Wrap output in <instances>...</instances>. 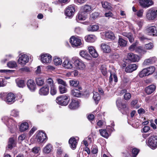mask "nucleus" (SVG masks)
<instances>
[{
  "instance_id": "f257e3e1",
  "label": "nucleus",
  "mask_w": 157,
  "mask_h": 157,
  "mask_svg": "<svg viewBox=\"0 0 157 157\" xmlns=\"http://www.w3.org/2000/svg\"><path fill=\"white\" fill-rule=\"evenodd\" d=\"M70 100L68 95H63L58 97L56 99V102L59 105L65 106L67 105Z\"/></svg>"
},
{
  "instance_id": "f03ea898",
  "label": "nucleus",
  "mask_w": 157,
  "mask_h": 157,
  "mask_svg": "<svg viewBox=\"0 0 157 157\" xmlns=\"http://www.w3.org/2000/svg\"><path fill=\"white\" fill-rule=\"evenodd\" d=\"M147 140V144L151 148L155 149L157 147V136H151Z\"/></svg>"
},
{
  "instance_id": "7ed1b4c3",
  "label": "nucleus",
  "mask_w": 157,
  "mask_h": 157,
  "mask_svg": "<svg viewBox=\"0 0 157 157\" xmlns=\"http://www.w3.org/2000/svg\"><path fill=\"white\" fill-rule=\"evenodd\" d=\"M72 62L75 67L77 69L83 70L85 68V65L83 61L78 57H73Z\"/></svg>"
},
{
  "instance_id": "20e7f679",
  "label": "nucleus",
  "mask_w": 157,
  "mask_h": 157,
  "mask_svg": "<svg viewBox=\"0 0 157 157\" xmlns=\"http://www.w3.org/2000/svg\"><path fill=\"white\" fill-rule=\"evenodd\" d=\"M75 5L74 4L68 6L66 8L65 15L71 18L74 15L75 11Z\"/></svg>"
},
{
  "instance_id": "39448f33",
  "label": "nucleus",
  "mask_w": 157,
  "mask_h": 157,
  "mask_svg": "<svg viewBox=\"0 0 157 157\" xmlns=\"http://www.w3.org/2000/svg\"><path fill=\"white\" fill-rule=\"evenodd\" d=\"M1 98L8 104H12L15 101V97L13 94L11 93L8 94L5 98L3 97L4 94H1Z\"/></svg>"
},
{
  "instance_id": "423d86ee",
  "label": "nucleus",
  "mask_w": 157,
  "mask_h": 157,
  "mask_svg": "<svg viewBox=\"0 0 157 157\" xmlns=\"http://www.w3.org/2000/svg\"><path fill=\"white\" fill-rule=\"evenodd\" d=\"M157 15V10L152 8L148 9L146 14L147 17L149 20H153L155 19Z\"/></svg>"
},
{
  "instance_id": "0eeeda50",
  "label": "nucleus",
  "mask_w": 157,
  "mask_h": 157,
  "mask_svg": "<svg viewBox=\"0 0 157 157\" xmlns=\"http://www.w3.org/2000/svg\"><path fill=\"white\" fill-rule=\"evenodd\" d=\"M2 120L4 122L7 123L6 124L8 125L9 128H12V129H15L16 128V122L12 118H9L7 117H5L2 118Z\"/></svg>"
},
{
  "instance_id": "6e6552de",
  "label": "nucleus",
  "mask_w": 157,
  "mask_h": 157,
  "mask_svg": "<svg viewBox=\"0 0 157 157\" xmlns=\"http://www.w3.org/2000/svg\"><path fill=\"white\" fill-rule=\"evenodd\" d=\"M70 42L73 47H78L82 44L81 39L78 37L72 36L70 39Z\"/></svg>"
},
{
  "instance_id": "1a4fd4ad",
  "label": "nucleus",
  "mask_w": 157,
  "mask_h": 157,
  "mask_svg": "<svg viewBox=\"0 0 157 157\" xmlns=\"http://www.w3.org/2000/svg\"><path fill=\"white\" fill-rule=\"evenodd\" d=\"M145 32L150 35L157 36V26H151L147 27L145 30Z\"/></svg>"
},
{
  "instance_id": "9d476101",
  "label": "nucleus",
  "mask_w": 157,
  "mask_h": 157,
  "mask_svg": "<svg viewBox=\"0 0 157 157\" xmlns=\"http://www.w3.org/2000/svg\"><path fill=\"white\" fill-rule=\"evenodd\" d=\"M116 104L117 106L120 108V110L122 114H126L128 113L129 108L126 105L123 103L120 104V102L118 100L116 101Z\"/></svg>"
},
{
  "instance_id": "9b49d317",
  "label": "nucleus",
  "mask_w": 157,
  "mask_h": 157,
  "mask_svg": "<svg viewBox=\"0 0 157 157\" xmlns=\"http://www.w3.org/2000/svg\"><path fill=\"white\" fill-rule=\"evenodd\" d=\"M37 141L40 143H45L47 140V137L46 134L43 132H39L37 134Z\"/></svg>"
},
{
  "instance_id": "f8f14e48",
  "label": "nucleus",
  "mask_w": 157,
  "mask_h": 157,
  "mask_svg": "<svg viewBox=\"0 0 157 157\" xmlns=\"http://www.w3.org/2000/svg\"><path fill=\"white\" fill-rule=\"evenodd\" d=\"M139 3L142 7L147 8L152 5L154 2L152 0H140Z\"/></svg>"
},
{
  "instance_id": "ddd939ff",
  "label": "nucleus",
  "mask_w": 157,
  "mask_h": 157,
  "mask_svg": "<svg viewBox=\"0 0 157 157\" xmlns=\"http://www.w3.org/2000/svg\"><path fill=\"white\" fill-rule=\"evenodd\" d=\"M128 60L131 62H138L140 60L139 57L132 53H129L127 55Z\"/></svg>"
},
{
  "instance_id": "4468645a",
  "label": "nucleus",
  "mask_w": 157,
  "mask_h": 157,
  "mask_svg": "<svg viewBox=\"0 0 157 157\" xmlns=\"http://www.w3.org/2000/svg\"><path fill=\"white\" fill-rule=\"evenodd\" d=\"M29 60V57L25 54H24L20 56L18 60V63L19 64L24 65L27 63Z\"/></svg>"
},
{
  "instance_id": "2eb2a0df",
  "label": "nucleus",
  "mask_w": 157,
  "mask_h": 157,
  "mask_svg": "<svg viewBox=\"0 0 157 157\" xmlns=\"http://www.w3.org/2000/svg\"><path fill=\"white\" fill-rule=\"evenodd\" d=\"M41 61L44 63H50L52 60V56L48 54H45L41 55Z\"/></svg>"
},
{
  "instance_id": "dca6fc26",
  "label": "nucleus",
  "mask_w": 157,
  "mask_h": 157,
  "mask_svg": "<svg viewBox=\"0 0 157 157\" xmlns=\"http://www.w3.org/2000/svg\"><path fill=\"white\" fill-rule=\"evenodd\" d=\"M27 85L29 89L32 92L34 91L36 89V84L33 80H28Z\"/></svg>"
},
{
  "instance_id": "f3484780",
  "label": "nucleus",
  "mask_w": 157,
  "mask_h": 157,
  "mask_svg": "<svg viewBox=\"0 0 157 157\" xmlns=\"http://www.w3.org/2000/svg\"><path fill=\"white\" fill-rule=\"evenodd\" d=\"M78 90L76 88L73 89L71 90V94L74 97L79 98L83 96V94H82L79 90H82V87H79L78 88Z\"/></svg>"
},
{
  "instance_id": "a211bd4d",
  "label": "nucleus",
  "mask_w": 157,
  "mask_h": 157,
  "mask_svg": "<svg viewBox=\"0 0 157 157\" xmlns=\"http://www.w3.org/2000/svg\"><path fill=\"white\" fill-rule=\"evenodd\" d=\"M157 61V59L155 56L150 57L149 59H146L144 60L143 64L145 65H149L151 64L154 63Z\"/></svg>"
},
{
  "instance_id": "6ab92c4d",
  "label": "nucleus",
  "mask_w": 157,
  "mask_h": 157,
  "mask_svg": "<svg viewBox=\"0 0 157 157\" xmlns=\"http://www.w3.org/2000/svg\"><path fill=\"white\" fill-rule=\"evenodd\" d=\"M138 66L135 64H130L128 65L125 69V71L127 73H131L136 70Z\"/></svg>"
},
{
  "instance_id": "aec40b11",
  "label": "nucleus",
  "mask_w": 157,
  "mask_h": 157,
  "mask_svg": "<svg viewBox=\"0 0 157 157\" xmlns=\"http://www.w3.org/2000/svg\"><path fill=\"white\" fill-rule=\"evenodd\" d=\"M39 93L40 95H47L49 94V88L48 87L44 86L40 89Z\"/></svg>"
},
{
  "instance_id": "412c9836",
  "label": "nucleus",
  "mask_w": 157,
  "mask_h": 157,
  "mask_svg": "<svg viewBox=\"0 0 157 157\" xmlns=\"http://www.w3.org/2000/svg\"><path fill=\"white\" fill-rule=\"evenodd\" d=\"M69 143L71 148L75 149L76 148L78 142L75 138H71L69 140Z\"/></svg>"
},
{
  "instance_id": "4be33fe9",
  "label": "nucleus",
  "mask_w": 157,
  "mask_h": 157,
  "mask_svg": "<svg viewBox=\"0 0 157 157\" xmlns=\"http://www.w3.org/2000/svg\"><path fill=\"white\" fill-rule=\"evenodd\" d=\"M79 106V103L78 101L73 99L71 102L69 104V108L71 109H77Z\"/></svg>"
},
{
  "instance_id": "5701e85b",
  "label": "nucleus",
  "mask_w": 157,
  "mask_h": 157,
  "mask_svg": "<svg viewBox=\"0 0 157 157\" xmlns=\"http://www.w3.org/2000/svg\"><path fill=\"white\" fill-rule=\"evenodd\" d=\"M121 34L123 36L127 37L131 43H132L134 40L133 35L132 33H127L122 32Z\"/></svg>"
},
{
  "instance_id": "b1692460",
  "label": "nucleus",
  "mask_w": 157,
  "mask_h": 157,
  "mask_svg": "<svg viewBox=\"0 0 157 157\" xmlns=\"http://www.w3.org/2000/svg\"><path fill=\"white\" fill-rule=\"evenodd\" d=\"M89 52L90 55L94 58H97L98 56V54L94 47L90 46L88 47Z\"/></svg>"
},
{
  "instance_id": "393cba45",
  "label": "nucleus",
  "mask_w": 157,
  "mask_h": 157,
  "mask_svg": "<svg viewBox=\"0 0 157 157\" xmlns=\"http://www.w3.org/2000/svg\"><path fill=\"white\" fill-rule=\"evenodd\" d=\"M156 89V86L151 85L147 87L145 89L146 92L148 94H151Z\"/></svg>"
},
{
  "instance_id": "a878e982",
  "label": "nucleus",
  "mask_w": 157,
  "mask_h": 157,
  "mask_svg": "<svg viewBox=\"0 0 157 157\" xmlns=\"http://www.w3.org/2000/svg\"><path fill=\"white\" fill-rule=\"evenodd\" d=\"M128 41L123 39L121 36H119L118 40V45L122 47L126 46Z\"/></svg>"
},
{
  "instance_id": "bb28decb",
  "label": "nucleus",
  "mask_w": 157,
  "mask_h": 157,
  "mask_svg": "<svg viewBox=\"0 0 157 157\" xmlns=\"http://www.w3.org/2000/svg\"><path fill=\"white\" fill-rule=\"evenodd\" d=\"M79 54L81 56L87 60H90L91 59V56L87 53L86 51L84 50L81 51Z\"/></svg>"
},
{
  "instance_id": "cd10ccee",
  "label": "nucleus",
  "mask_w": 157,
  "mask_h": 157,
  "mask_svg": "<svg viewBox=\"0 0 157 157\" xmlns=\"http://www.w3.org/2000/svg\"><path fill=\"white\" fill-rule=\"evenodd\" d=\"M101 47L102 51L104 53H109L111 51L110 46L105 43L102 44Z\"/></svg>"
},
{
  "instance_id": "c85d7f7f",
  "label": "nucleus",
  "mask_w": 157,
  "mask_h": 157,
  "mask_svg": "<svg viewBox=\"0 0 157 157\" xmlns=\"http://www.w3.org/2000/svg\"><path fill=\"white\" fill-rule=\"evenodd\" d=\"M16 144V142L13 138H10L7 147L8 148L10 149H11L13 147L15 146Z\"/></svg>"
},
{
  "instance_id": "c756f323",
  "label": "nucleus",
  "mask_w": 157,
  "mask_h": 157,
  "mask_svg": "<svg viewBox=\"0 0 157 157\" xmlns=\"http://www.w3.org/2000/svg\"><path fill=\"white\" fill-rule=\"evenodd\" d=\"M48 88H51L55 86L53 79L51 78H49L47 79L46 84L45 85Z\"/></svg>"
},
{
  "instance_id": "7c9ffc66",
  "label": "nucleus",
  "mask_w": 157,
  "mask_h": 157,
  "mask_svg": "<svg viewBox=\"0 0 157 157\" xmlns=\"http://www.w3.org/2000/svg\"><path fill=\"white\" fill-rule=\"evenodd\" d=\"M85 39L86 41L89 42H94L96 40L95 36L93 35H89L86 36Z\"/></svg>"
},
{
  "instance_id": "2f4dec72",
  "label": "nucleus",
  "mask_w": 157,
  "mask_h": 157,
  "mask_svg": "<svg viewBox=\"0 0 157 157\" xmlns=\"http://www.w3.org/2000/svg\"><path fill=\"white\" fill-rule=\"evenodd\" d=\"M63 66L67 69H71L73 67V65L71 62L68 59H65L63 63Z\"/></svg>"
},
{
  "instance_id": "473e14b6",
  "label": "nucleus",
  "mask_w": 157,
  "mask_h": 157,
  "mask_svg": "<svg viewBox=\"0 0 157 157\" xmlns=\"http://www.w3.org/2000/svg\"><path fill=\"white\" fill-rule=\"evenodd\" d=\"M99 29V26L97 25H90L88 27L87 30L88 31H97Z\"/></svg>"
},
{
  "instance_id": "72a5a7b5",
  "label": "nucleus",
  "mask_w": 157,
  "mask_h": 157,
  "mask_svg": "<svg viewBox=\"0 0 157 157\" xmlns=\"http://www.w3.org/2000/svg\"><path fill=\"white\" fill-rule=\"evenodd\" d=\"M78 20H85L87 18V14L84 12H79L77 16Z\"/></svg>"
},
{
  "instance_id": "f704fd0d",
  "label": "nucleus",
  "mask_w": 157,
  "mask_h": 157,
  "mask_svg": "<svg viewBox=\"0 0 157 157\" xmlns=\"http://www.w3.org/2000/svg\"><path fill=\"white\" fill-rule=\"evenodd\" d=\"M29 126L27 123L25 122L22 123L19 129L21 132H24L28 128Z\"/></svg>"
},
{
  "instance_id": "c9c22d12",
  "label": "nucleus",
  "mask_w": 157,
  "mask_h": 157,
  "mask_svg": "<svg viewBox=\"0 0 157 157\" xmlns=\"http://www.w3.org/2000/svg\"><path fill=\"white\" fill-rule=\"evenodd\" d=\"M93 94V98L95 101L96 104H97L98 101L101 99V96L97 92H94Z\"/></svg>"
},
{
  "instance_id": "e433bc0d",
  "label": "nucleus",
  "mask_w": 157,
  "mask_h": 157,
  "mask_svg": "<svg viewBox=\"0 0 157 157\" xmlns=\"http://www.w3.org/2000/svg\"><path fill=\"white\" fill-rule=\"evenodd\" d=\"M139 76L140 78H143L144 77L148 76V74L147 71V70L146 68L143 69L140 71L138 75Z\"/></svg>"
},
{
  "instance_id": "4c0bfd02",
  "label": "nucleus",
  "mask_w": 157,
  "mask_h": 157,
  "mask_svg": "<svg viewBox=\"0 0 157 157\" xmlns=\"http://www.w3.org/2000/svg\"><path fill=\"white\" fill-rule=\"evenodd\" d=\"M101 3L102 7L105 9L109 10L111 8V4L107 2H102Z\"/></svg>"
},
{
  "instance_id": "58836bf2",
  "label": "nucleus",
  "mask_w": 157,
  "mask_h": 157,
  "mask_svg": "<svg viewBox=\"0 0 157 157\" xmlns=\"http://www.w3.org/2000/svg\"><path fill=\"white\" fill-rule=\"evenodd\" d=\"M83 9L85 12H89L93 10V8L90 6L86 5L83 7Z\"/></svg>"
},
{
  "instance_id": "ea45409f",
  "label": "nucleus",
  "mask_w": 157,
  "mask_h": 157,
  "mask_svg": "<svg viewBox=\"0 0 157 157\" xmlns=\"http://www.w3.org/2000/svg\"><path fill=\"white\" fill-rule=\"evenodd\" d=\"M99 131L102 136L105 138H107L109 137V134L106 129H100Z\"/></svg>"
},
{
  "instance_id": "a19ab883",
  "label": "nucleus",
  "mask_w": 157,
  "mask_h": 157,
  "mask_svg": "<svg viewBox=\"0 0 157 157\" xmlns=\"http://www.w3.org/2000/svg\"><path fill=\"white\" fill-rule=\"evenodd\" d=\"M53 62L54 64L56 66L60 65L62 63V61L61 59L59 58L56 56L54 57Z\"/></svg>"
},
{
  "instance_id": "79ce46f5",
  "label": "nucleus",
  "mask_w": 157,
  "mask_h": 157,
  "mask_svg": "<svg viewBox=\"0 0 157 157\" xmlns=\"http://www.w3.org/2000/svg\"><path fill=\"white\" fill-rule=\"evenodd\" d=\"M52 149V145L50 144H48L44 148L43 152L46 153H49L51 151Z\"/></svg>"
},
{
  "instance_id": "37998d69",
  "label": "nucleus",
  "mask_w": 157,
  "mask_h": 157,
  "mask_svg": "<svg viewBox=\"0 0 157 157\" xmlns=\"http://www.w3.org/2000/svg\"><path fill=\"white\" fill-rule=\"evenodd\" d=\"M105 36L107 38L111 40H114L115 38L114 34L112 32H106Z\"/></svg>"
},
{
  "instance_id": "c03bdc74",
  "label": "nucleus",
  "mask_w": 157,
  "mask_h": 157,
  "mask_svg": "<svg viewBox=\"0 0 157 157\" xmlns=\"http://www.w3.org/2000/svg\"><path fill=\"white\" fill-rule=\"evenodd\" d=\"M44 7H43V9L47 11L48 12L52 13L53 12V10L52 8L49 6L48 4L47 3H44Z\"/></svg>"
},
{
  "instance_id": "a18cd8bd",
  "label": "nucleus",
  "mask_w": 157,
  "mask_h": 157,
  "mask_svg": "<svg viewBox=\"0 0 157 157\" xmlns=\"http://www.w3.org/2000/svg\"><path fill=\"white\" fill-rule=\"evenodd\" d=\"M147 70V71L148 75L152 74L155 71V68L154 66H151L146 68Z\"/></svg>"
},
{
  "instance_id": "49530a36",
  "label": "nucleus",
  "mask_w": 157,
  "mask_h": 157,
  "mask_svg": "<svg viewBox=\"0 0 157 157\" xmlns=\"http://www.w3.org/2000/svg\"><path fill=\"white\" fill-rule=\"evenodd\" d=\"M67 86H62L60 85L59 86V89L60 93L61 94H63L65 93L67 91V89L65 87Z\"/></svg>"
},
{
  "instance_id": "de8ad7c7",
  "label": "nucleus",
  "mask_w": 157,
  "mask_h": 157,
  "mask_svg": "<svg viewBox=\"0 0 157 157\" xmlns=\"http://www.w3.org/2000/svg\"><path fill=\"white\" fill-rule=\"evenodd\" d=\"M7 66L10 68H14L17 66L16 63L14 61H10L7 63Z\"/></svg>"
},
{
  "instance_id": "09e8293b",
  "label": "nucleus",
  "mask_w": 157,
  "mask_h": 157,
  "mask_svg": "<svg viewBox=\"0 0 157 157\" xmlns=\"http://www.w3.org/2000/svg\"><path fill=\"white\" fill-rule=\"evenodd\" d=\"M36 82L37 85L42 86L44 84V80L41 78H38L36 79Z\"/></svg>"
},
{
  "instance_id": "8fccbe9b",
  "label": "nucleus",
  "mask_w": 157,
  "mask_h": 157,
  "mask_svg": "<svg viewBox=\"0 0 157 157\" xmlns=\"http://www.w3.org/2000/svg\"><path fill=\"white\" fill-rule=\"evenodd\" d=\"M69 82L71 86L74 87H77L79 84V82L78 81L73 80H70Z\"/></svg>"
},
{
  "instance_id": "3c124183",
  "label": "nucleus",
  "mask_w": 157,
  "mask_h": 157,
  "mask_svg": "<svg viewBox=\"0 0 157 157\" xmlns=\"http://www.w3.org/2000/svg\"><path fill=\"white\" fill-rule=\"evenodd\" d=\"M17 84L18 86L19 87H23L25 86L24 81L23 80H19L17 82Z\"/></svg>"
},
{
  "instance_id": "603ef678",
  "label": "nucleus",
  "mask_w": 157,
  "mask_h": 157,
  "mask_svg": "<svg viewBox=\"0 0 157 157\" xmlns=\"http://www.w3.org/2000/svg\"><path fill=\"white\" fill-rule=\"evenodd\" d=\"M50 93L52 95H54L56 94L57 93V90L56 86L50 88Z\"/></svg>"
},
{
  "instance_id": "864d4df0",
  "label": "nucleus",
  "mask_w": 157,
  "mask_h": 157,
  "mask_svg": "<svg viewBox=\"0 0 157 157\" xmlns=\"http://www.w3.org/2000/svg\"><path fill=\"white\" fill-rule=\"evenodd\" d=\"M136 43H133L129 48V50L131 51L136 50L137 48Z\"/></svg>"
},
{
  "instance_id": "5fc2aeb1",
  "label": "nucleus",
  "mask_w": 157,
  "mask_h": 157,
  "mask_svg": "<svg viewBox=\"0 0 157 157\" xmlns=\"http://www.w3.org/2000/svg\"><path fill=\"white\" fill-rule=\"evenodd\" d=\"M139 152L138 149L136 148H133L132 150V156L133 157H136Z\"/></svg>"
},
{
  "instance_id": "6e6d98bb",
  "label": "nucleus",
  "mask_w": 157,
  "mask_h": 157,
  "mask_svg": "<svg viewBox=\"0 0 157 157\" xmlns=\"http://www.w3.org/2000/svg\"><path fill=\"white\" fill-rule=\"evenodd\" d=\"M11 115L15 117L19 116V112L16 110H13L11 112Z\"/></svg>"
},
{
  "instance_id": "4d7b16f0",
  "label": "nucleus",
  "mask_w": 157,
  "mask_h": 157,
  "mask_svg": "<svg viewBox=\"0 0 157 157\" xmlns=\"http://www.w3.org/2000/svg\"><path fill=\"white\" fill-rule=\"evenodd\" d=\"M154 45L152 43H150L145 45V48L146 49L150 50L153 48Z\"/></svg>"
},
{
  "instance_id": "13d9d810",
  "label": "nucleus",
  "mask_w": 157,
  "mask_h": 157,
  "mask_svg": "<svg viewBox=\"0 0 157 157\" xmlns=\"http://www.w3.org/2000/svg\"><path fill=\"white\" fill-rule=\"evenodd\" d=\"M124 97L125 100H128L131 97V94L129 93H125L124 95Z\"/></svg>"
},
{
  "instance_id": "bf43d9fd",
  "label": "nucleus",
  "mask_w": 157,
  "mask_h": 157,
  "mask_svg": "<svg viewBox=\"0 0 157 157\" xmlns=\"http://www.w3.org/2000/svg\"><path fill=\"white\" fill-rule=\"evenodd\" d=\"M85 20H77V21L78 23H80L84 25H88L90 24V22L88 21H84Z\"/></svg>"
},
{
  "instance_id": "052dcab7",
  "label": "nucleus",
  "mask_w": 157,
  "mask_h": 157,
  "mask_svg": "<svg viewBox=\"0 0 157 157\" xmlns=\"http://www.w3.org/2000/svg\"><path fill=\"white\" fill-rule=\"evenodd\" d=\"M44 105L43 104H40L37 105V106L38 109H39L38 111L40 113L41 112H43L44 110L43 108L44 107Z\"/></svg>"
},
{
  "instance_id": "680f3d73",
  "label": "nucleus",
  "mask_w": 157,
  "mask_h": 157,
  "mask_svg": "<svg viewBox=\"0 0 157 157\" xmlns=\"http://www.w3.org/2000/svg\"><path fill=\"white\" fill-rule=\"evenodd\" d=\"M57 80L59 84L62 85V86H67L66 82L62 79L60 78H57Z\"/></svg>"
},
{
  "instance_id": "e2e57ef3",
  "label": "nucleus",
  "mask_w": 157,
  "mask_h": 157,
  "mask_svg": "<svg viewBox=\"0 0 157 157\" xmlns=\"http://www.w3.org/2000/svg\"><path fill=\"white\" fill-rule=\"evenodd\" d=\"M98 148L96 146L93 147L92 148L91 152L93 154H96L98 152Z\"/></svg>"
},
{
  "instance_id": "0e129e2a",
  "label": "nucleus",
  "mask_w": 157,
  "mask_h": 157,
  "mask_svg": "<svg viewBox=\"0 0 157 157\" xmlns=\"http://www.w3.org/2000/svg\"><path fill=\"white\" fill-rule=\"evenodd\" d=\"M144 10L143 9L140 10L136 13V15L139 17H141L143 14Z\"/></svg>"
},
{
  "instance_id": "69168bd1",
  "label": "nucleus",
  "mask_w": 157,
  "mask_h": 157,
  "mask_svg": "<svg viewBox=\"0 0 157 157\" xmlns=\"http://www.w3.org/2000/svg\"><path fill=\"white\" fill-rule=\"evenodd\" d=\"M150 130V127L147 126H145L143 128L142 132H147Z\"/></svg>"
},
{
  "instance_id": "338daca9",
  "label": "nucleus",
  "mask_w": 157,
  "mask_h": 157,
  "mask_svg": "<svg viewBox=\"0 0 157 157\" xmlns=\"http://www.w3.org/2000/svg\"><path fill=\"white\" fill-rule=\"evenodd\" d=\"M39 149V147H34L32 149V151L35 154H37L38 153Z\"/></svg>"
},
{
  "instance_id": "774afa93",
  "label": "nucleus",
  "mask_w": 157,
  "mask_h": 157,
  "mask_svg": "<svg viewBox=\"0 0 157 157\" xmlns=\"http://www.w3.org/2000/svg\"><path fill=\"white\" fill-rule=\"evenodd\" d=\"M87 118L90 121H93L94 118V115L91 114L88 116Z\"/></svg>"
}]
</instances>
